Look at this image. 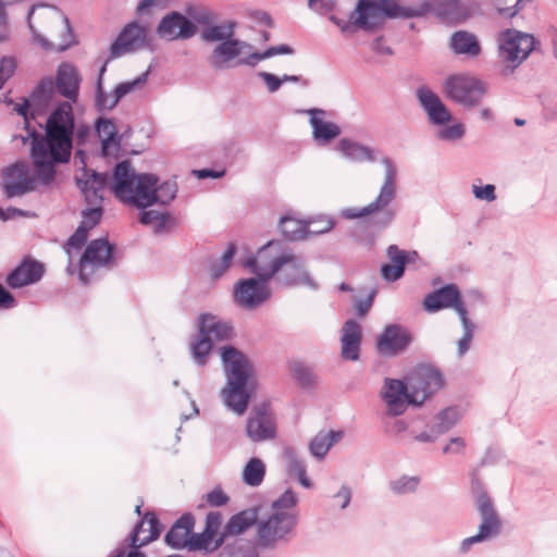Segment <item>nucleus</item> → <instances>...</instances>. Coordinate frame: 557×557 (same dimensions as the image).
Instances as JSON below:
<instances>
[{
	"label": "nucleus",
	"mask_w": 557,
	"mask_h": 557,
	"mask_svg": "<svg viewBox=\"0 0 557 557\" xmlns=\"http://www.w3.org/2000/svg\"><path fill=\"white\" fill-rule=\"evenodd\" d=\"M76 181L85 200L91 205L102 199L106 189L123 205L137 209L168 205L176 195L173 183H159L154 174L137 173L128 161L117 163L110 178L83 168Z\"/></svg>",
	"instance_id": "f257e3e1"
},
{
	"label": "nucleus",
	"mask_w": 557,
	"mask_h": 557,
	"mask_svg": "<svg viewBox=\"0 0 557 557\" xmlns=\"http://www.w3.org/2000/svg\"><path fill=\"white\" fill-rule=\"evenodd\" d=\"M28 102L16 104L14 111L23 116L25 127H29L27 116ZM74 115L71 103L64 102L57 107L46 122V134L38 138L35 131L27 129V135L20 136L25 145L30 138L32 158L37 170L38 180L42 183L50 182L55 173V164L70 160L73 145Z\"/></svg>",
	"instance_id": "f03ea898"
},
{
	"label": "nucleus",
	"mask_w": 557,
	"mask_h": 557,
	"mask_svg": "<svg viewBox=\"0 0 557 557\" xmlns=\"http://www.w3.org/2000/svg\"><path fill=\"white\" fill-rule=\"evenodd\" d=\"M220 358L226 384L221 391L224 406L237 416H243L258 386L251 361L231 345L220 348Z\"/></svg>",
	"instance_id": "7ed1b4c3"
},
{
	"label": "nucleus",
	"mask_w": 557,
	"mask_h": 557,
	"mask_svg": "<svg viewBox=\"0 0 557 557\" xmlns=\"http://www.w3.org/2000/svg\"><path fill=\"white\" fill-rule=\"evenodd\" d=\"M27 23L34 40L46 49L63 51L76 42L67 17L55 7L34 5Z\"/></svg>",
	"instance_id": "20e7f679"
},
{
	"label": "nucleus",
	"mask_w": 557,
	"mask_h": 557,
	"mask_svg": "<svg viewBox=\"0 0 557 557\" xmlns=\"http://www.w3.org/2000/svg\"><path fill=\"white\" fill-rule=\"evenodd\" d=\"M298 496L292 490H287L278 499L273 502L271 513L261 521L258 528V541L262 546H274L285 541L297 524Z\"/></svg>",
	"instance_id": "39448f33"
},
{
	"label": "nucleus",
	"mask_w": 557,
	"mask_h": 557,
	"mask_svg": "<svg viewBox=\"0 0 557 557\" xmlns=\"http://www.w3.org/2000/svg\"><path fill=\"white\" fill-rule=\"evenodd\" d=\"M289 53H292V48L287 45H281L269 48L263 52H258L250 44L230 38L214 47L208 62L215 70L230 69L237 65L255 66L260 61L273 55Z\"/></svg>",
	"instance_id": "423d86ee"
},
{
	"label": "nucleus",
	"mask_w": 557,
	"mask_h": 557,
	"mask_svg": "<svg viewBox=\"0 0 557 557\" xmlns=\"http://www.w3.org/2000/svg\"><path fill=\"white\" fill-rule=\"evenodd\" d=\"M244 267L258 277L269 281L276 273L278 277L295 281L292 270H299V263L290 258V252L285 251L277 242H269L257 253L244 262Z\"/></svg>",
	"instance_id": "0eeeda50"
},
{
	"label": "nucleus",
	"mask_w": 557,
	"mask_h": 557,
	"mask_svg": "<svg viewBox=\"0 0 557 557\" xmlns=\"http://www.w3.org/2000/svg\"><path fill=\"white\" fill-rule=\"evenodd\" d=\"M443 90L448 99L467 109L480 107L488 94L490 84L473 74L458 73L449 75Z\"/></svg>",
	"instance_id": "6e6552de"
},
{
	"label": "nucleus",
	"mask_w": 557,
	"mask_h": 557,
	"mask_svg": "<svg viewBox=\"0 0 557 557\" xmlns=\"http://www.w3.org/2000/svg\"><path fill=\"white\" fill-rule=\"evenodd\" d=\"M535 39L532 35L508 28L499 33L497 37L498 57L506 70L512 72L533 51Z\"/></svg>",
	"instance_id": "1a4fd4ad"
},
{
	"label": "nucleus",
	"mask_w": 557,
	"mask_h": 557,
	"mask_svg": "<svg viewBox=\"0 0 557 557\" xmlns=\"http://www.w3.org/2000/svg\"><path fill=\"white\" fill-rule=\"evenodd\" d=\"M381 163L384 168L385 176L376 198L371 203L361 209H344L342 212L343 216L347 219H356L377 211H383L394 200L396 194L397 168L393 160L389 158H383Z\"/></svg>",
	"instance_id": "9d476101"
},
{
	"label": "nucleus",
	"mask_w": 557,
	"mask_h": 557,
	"mask_svg": "<svg viewBox=\"0 0 557 557\" xmlns=\"http://www.w3.org/2000/svg\"><path fill=\"white\" fill-rule=\"evenodd\" d=\"M406 380L413 406L422 405L444 386V379L440 371L430 366L417 367L407 375Z\"/></svg>",
	"instance_id": "9b49d317"
},
{
	"label": "nucleus",
	"mask_w": 557,
	"mask_h": 557,
	"mask_svg": "<svg viewBox=\"0 0 557 557\" xmlns=\"http://www.w3.org/2000/svg\"><path fill=\"white\" fill-rule=\"evenodd\" d=\"M270 297V286L260 277L243 278L234 284L233 299L235 305L242 309L255 310L267 302Z\"/></svg>",
	"instance_id": "f8f14e48"
},
{
	"label": "nucleus",
	"mask_w": 557,
	"mask_h": 557,
	"mask_svg": "<svg viewBox=\"0 0 557 557\" xmlns=\"http://www.w3.org/2000/svg\"><path fill=\"white\" fill-rule=\"evenodd\" d=\"M148 29L137 23L127 24L110 47L111 59L120 58L144 48L147 44Z\"/></svg>",
	"instance_id": "ddd939ff"
},
{
	"label": "nucleus",
	"mask_w": 557,
	"mask_h": 557,
	"mask_svg": "<svg viewBox=\"0 0 557 557\" xmlns=\"http://www.w3.org/2000/svg\"><path fill=\"white\" fill-rule=\"evenodd\" d=\"M276 426L272 412L267 406L253 408L246 422V435L253 443L275 437Z\"/></svg>",
	"instance_id": "4468645a"
},
{
	"label": "nucleus",
	"mask_w": 557,
	"mask_h": 557,
	"mask_svg": "<svg viewBox=\"0 0 557 557\" xmlns=\"http://www.w3.org/2000/svg\"><path fill=\"white\" fill-rule=\"evenodd\" d=\"M381 397L385 405L386 411L391 416L403 414L411 401V392L408 388V382L395 379H385Z\"/></svg>",
	"instance_id": "2eb2a0df"
},
{
	"label": "nucleus",
	"mask_w": 557,
	"mask_h": 557,
	"mask_svg": "<svg viewBox=\"0 0 557 557\" xmlns=\"http://www.w3.org/2000/svg\"><path fill=\"white\" fill-rule=\"evenodd\" d=\"M112 257V246L104 239L91 242L79 261V278L88 282V276L98 268L106 265Z\"/></svg>",
	"instance_id": "dca6fc26"
},
{
	"label": "nucleus",
	"mask_w": 557,
	"mask_h": 557,
	"mask_svg": "<svg viewBox=\"0 0 557 557\" xmlns=\"http://www.w3.org/2000/svg\"><path fill=\"white\" fill-rule=\"evenodd\" d=\"M475 505L481 516V523L476 533L486 542L500 533L502 521L494 508L493 502L486 493H476Z\"/></svg>",
	"instance_id": "f3484780"
},
{
	"label": "nucleus",
	"mask_w": 557,
	"mask_h": 557,
	"mask_svg": "<svg viewBox=\"0 0 557 557\" xmlns=\"http://www.w3.org/2000/svg\"><path fill=\"white\" fill-rule=\"evenodd\" d=\"M417 97L431 124L442 126L453 120L449 109L431 89L426 87L419 88Z\"/></svg>",
	"instance_id": "a211bd4d"
},
{
	"label": "nucleus",
	"mask_w": 557,
	"mask_h": 557,
	"mask_svg": "<svg viewBox=\"0 0 557 557\" xmlns=\"http://www.w3.org/2000/svg\"><path fill=\"white\" fill-rule=\"evenodd\" d=\"M157 33L165 40L187 39L196 34V25L184 15L172 12L162 18Z\"/></svg>",
	"instance_id": "6ab92c4d"
},
{
	"label": "nucleus",
	"mask_w": 557,
	"mask_h": 557,
	"mask_svg": "<svg viewBox=\"0 0 557 557\" xmlns=\"http://www.w3.org/2000/svg\"><path fill=\"white\" fill-rule=\"evenodd\" d=\"M411 336L407 330L399 325H388L377 339L376 347L383 356H396L410 344Z\"/></svg>",
	"instance_id": "aec40b11"
},
{
	"label": "nucleus",
	"mask_w": 557,
	"mask_h": 557,
	"mask_svg": "<svg viewBox=\"0 0 557 557\" xmlns=\"http://www.w3.org/2000/svg\"><path fill=\"white\" fill-rule=\"evenodd\" d=\"M34 184L28 166L23 163H16L5 171L3 188L9 198L33 190Z\"/></svg>",
	"instance_id": "412c9836"
},
{
	"label": "nucleus",
	"mask_w": 557,
	"mask_h": 557,
	"mask_svg": "<svg viewBox=\"0 0 557 557\" xmlns=\"http://www.w3.org/2000/svg\"><path fill=\"white\" fill-rule=\"evenodd\" d=\"M308 114L312 129V138L319 145H329L341 135L342 129L339 125L329 120L324 111L312 109L308 111Z\"/></svg>",
	"instance_id": "4be33fe9"
},
{
	"label": "nucleus",
	"mask_w": 557,
	"mask_h": 557,
	"mask_svg": "<svg viewBox=\"0 0 557 557\" xmlns=\"http://www.w3.org/2000/svg\"><path fill=\"white\" fill-rule=\"evenodd\" d=\"M197 332L210 337L212 341H225L232 337L233 326L211 313H201L196 320Z\"/></svg>",
	"instance_id": "5701e85b"
},
{
	"label": "nucleus",
	"mask_w": 557,
	"mask_h": 557,
	"mask_svg": "<svg viewBox=\"0 0 557 557\" xmlns=\"http://www.w3.org/2000/svg\"><path fill=\"white\" fill-rule=\"evenodd\" d=\"M465 307L460 300L459 290L455 285H446L431 294L423 300V307L428 312H436L445 308Z\"/></svg>",
	"instance_id": "b1692460"
},
{
	"label": "nucleus",
	"mask_w": 557,
	"mask_h": 557,
	"mask_svg": "<svg viewBox=\"0 0 557 557\" xmlns=\"http://www.w3.org/2000/svg\"><path fill=\"white\" fill-rule=\"evenodd\" d=\"M387 256L391 264H384L381 269L382 276L389 282L396 281L401 277L405 271V265L409 262H414L418 258L416 251L406 252L396 246H391L387 250Z\"/></svg>",
	"instance_id": "393cba45"
},
{
	"label": "nucleus",
	"mask_w": 557,
	"mask_h": 557,
	"mask_svg": "<svg viewBox=\"0 0 557 557\" xmlns=\"http://www.w3.org/2000/svg\"><path fill=\"white\" fill-rule=\"evenodd\" d=\"M102 211L99 207L91 208L84 211L82 224L78 226L76 232L70 237L66 244V253L69 258H72V251L78 250L85 244L87 239L88 231L94 227L100 221Z\"/></svg>",
	"instance_id": "a878e982"
},
{
	"label": "nucleus",
	"mask_w": 557,
	"mask_h": 557,
	"mask_svg": "<svg viewBox=\"0 0 557 557\" xmlns=\"http://www.w3.org/2000/svg\"><path fill=\"white\" fill-rule=\"evenodd\" d=\"M341 156L351 162H373L375 160V150L357 140L344 137L336 146Z\"/></svg>",
	"instance_id": "bb28decb"
},
{
	"label": "nucleus",
	"mask_w": 557,
	"mask_h": 557,
	"mask_svg": "<svg viewBox=\"0 0 557 557\" xmlns=\"http://www.w3.org/2000/svg\"><path fill=\"white\" fill-rule=\"evenodd\" d=\"M42 274V264L36 261H24L8 276V283L18 288L38 282Z\"/></svg>",
	"instance_id": "cd10ccee"
},
{
	"label": "nucleus",
	"mask_w": 557,
	"mask_h": 557,
	"mask_svg": "<svg viewBox=\"0 0 557 557\" xmlns=\"http://www.w3.org/2000/svg\"><path fill=\"white\" fill-rule=\"evenodd\" d=\"M342 357L346 360L356 361L359 358V349L361 342L360 325L348 320L342 331Z\"/></svg>",
	"instance_id": "c85d7f7f"
},
{
	"label": "nucleus",
	"mask_w": 557,
	"mask_h": 557,
	"mask_svg": "<svg viewBox=\"0 0 557 557\" xmlns=\"http://www.w3.org/2000/svg\"><path fill=\"white\" fill-rule=\"evenodd\" d=\"M81 78L77 70L70 63H63L57 71V87L59 91L72 101L76 100Z\"/></svg>",
	"instance_id": "c756f323"
},
{
	"label": "nucleus",
	"mask_w": 557,
	"mask_h": 557,
	"mask_svg": "<svg viewBox=\"0 0 557 557\" xmlns=\"http://www.w3.org/2000/svg\"><path fill=\"white\" fill-rule=\"evenodd\" d=\"M193 527L190 516L181 517L165 535V542L173 548H190Z\"/></svg>",
	"instance_id": "7c9ffc66"
},
{
	"label": "nucleus",
	"mask_w": 557,
	"mask_h": 557,
	"mask_svg": "<svg viewBox=\"0 0 557 557\" xmlns=\"http://www.w3.org/2000/svg\"><path fill=\"white\" fill-rule=\"evenodd\" d=\"M161 532L156 516L147 512L132 534V546L137 548L154 541Z\"/></svg>",
	"instance_id": "2f4dec72"
},
{
	"label": "nucleus",
	"mask_w": 557,
	"mask_h": 557,
	"mask_svg": "<svg viewBox=\"0 0 557 557\" xmlns=\"http://www.w3.org/2000/svg\"><path fill=\"white\" fill-rule=\"evenodd\" d=\"M96 128L101 140L102 153L107 157H116L120 139L116 136L115 125L110 120H99Z\"/></svg>",
	"instance_id": "473e14b6"
},
{
	"label": "nucleus",
	"mask_w": 557,
	"mask_h": 557,
	"mask_svg": "<svg viewBox=\"0 0 557 557\" xmlns=\"http://www.w3.org/2000/svg\"><path fill=\"white\" fill-rule=\"evenodd\" d=\"M450 47L455 53L478 57L481 53V46L475 35L459 30L450 38Z\"/></svg>",
	"instance_id": "72a5a7b5"
},
{
	"label": "nucleus",
	"mask_w": 557,
	"mask_h": 557,
	"mask_svg": "<svg viewBox=\"0 0 557 557\" xmlns=\"http://www.w3.org/2000/svg\"><path fill=\"white\" fill-rule=\"evenodd\" d=\"M283 458L287 474L296 478L302 487H312V482L307 476L306 465L298 458L296 451L290 447H286L283 451Z\"/></svg>",
	"instance_id": "f704fd0d"
},
{
	"label": "nucleus",
	"mask_w": 557,
	"mask_h": 557,
	"mask_svg": "<svg viewBox=\"0 0 557 557\" xmlns=\"http://www.w3.org/2000/svg\"><path fill=\"white\" fill-rule=\"evenodd\" d=\"M341 431L319 432L309 443V450L317 459H322L329 453L331 447L342 438Z\"/></svg>",
	"instance_id": "c9c22d12"
},
{
	"label": "nucleus",
	"mask_w": 557,
	"mask_h": 557,
	"mask_svg": "<svg viewBox=\"0 0 557 557\" xmlns=\"http://www.w3.org/2000/svg\"><path fill=\"white\" fill-rule=\"evenodd\" d=\"M213 342L210 337L198 333L197 336L193 337L189 342V351L191 359L198 366H205L212 352Z\"/></svg>",
	"instance_id": "e433bc0d"
},
{
	"label": "nucleus",
	"mask_w": 557,
	"mask_h": 557,
	"mask_svg": "<svg viewBox=\"0 0 557 557\" xmlns=\"http://www.w3.org/2000/svg\"><path fill=\"white\" fill-rule=\"evenodd\" d=\"M265 470L263 460L252 457L243 467L242 480L246 485L257 487L263 482Z\"/></svg>",
	"instance_id": "4c0bfd02"
},
{
	"label": "nucleus",
	"mask_w": 557,
	"mask_h": 557,
	"mask_svg": "<svg viewBox=\"0 0 557 557\" xmlns=\"http://www.w3.org/2000/svg\"><path fill=\"white\" fill-rule=\"evenodd\" d=\"M280 227L284 236L290 240L308 238L307 221L292 215H285L280 220Z\"/></svg>",
	"instance_id": "58836bf2"
},
{
	"label": "nucleus",
	"mask_w": 557,
	"mask_h": 557,
	"mask_svg": "<svg viewBox=\"0 0 557 557\" xmlns=\"http://www.w3.org/2000/svg\"><path fill=\"white\" fill-rule=\"evenodd\" d=\"M223 543V536H215L211 533L202 531L201 533H194L191 535L190 548L191 550L213 552L218 549Z\"/></svg>",
	"instance_id": "ea45409f"
},
{
	"label": "nucleus",
	"mask_w": 557,
	"mask_h": 557,
	"mask_svg": "<svg viewBox=\"0 0 557 557\" xmlns=\"http://www.w3.org/2000/svg\"><path fill=\"white\" fill-rule=\"evenodd\" d=\"M457 313L459 315V319L461 321L462 327H463V335L458 341V354L460 356L465 355L469 347L471 339L473 337L474 333V324L471 322V320L468 318V313L465 307H458Z\"/></svg>",
	"instance_id": "a19ab883"
},
{
	"label": "nucleus",
	"mask_w": 557,
	"mask_h": 557,
	"mask_svg": "<svg viewBox=\"0 0 557 557\" xmlns=\"http://www.w3.org/2000/svg\"><path fill=\"white\" fill-rule=\"evenodd\" d=\"M461 418L457 408H446L435 417V429L437 434H443L451 429Z\"/></svg>",
	"instance_id": "79ce46f5"
},
{
	"label": "nucleus",
	"mask_w": 557,
	"mask_h": 557,
	"mask_svg": "<svg viewBox=\"0 0 557 557\" xmlns=\"http://www.w3.org/2000/svg\"><path fill=\"white\" fill-rule=\"evenodd\" d=\"M236 252V247L233 244H230L221 258L211 263L209 268V274L212 278L221 277L227 269L231 267V263L234 259Z\"/></svg>",
	"instance_id": "37998d69"
},
{
	"label": "nucleus",
	"mask_w": 557,
	"mask_h": 557,
	"mask_svg": "<svg viewBox=\"0 0 557 557\" xmlns=\"http://www.w3.org/2000/svg\"><path fill=\"white\" fill-rule=\"evenodd\" d=\"M141 210L140 222L152 227L154 231H161L165 228L171 221V216L166 212H160L157 210L146 211L145 209Z\"/></svg>",
	"instance_id": "c03bdc74"
},
{
	"label": "nucleus",
	"mask_w": 557,
	"mask_h": 557,
	"mask_svg": "<svg viewBox=\"0 0 557 557\" xmlns=\"http://www.w3.org/2000/svg\"><path fill=\"white\" fill-rule=\"evenodd\" d=\"M442 126L443 127L435 132V137L440 140L456 141L461 139L466 134L465 124L459 121H455L449 125Z\"/></svg>",
	"instance_id": "a18cd8bd"
},
{
	"label": "nucleus",
	"mask_w": 557,
	"mask_h": 557,
	"mask_svg": "<svg viewBox=\"0 0 557 557\" xmlns=\"http://www.w3.org/2000/svg\"><path fill=\"white\" fill-rule=\"evenodd\" d=\"M255 521V516L250 512H240L231 518L226 524L227 534H240L247 530Z\"/></svg>",
	"instance_id": "49530a36"
},
{
	"label": "nucleus",
	"mask_w": 557,
	"mask_h": 557,
	"mask_svg": "<svg viewBox=\"0 0 557 557\" xmlns=\"http://www.w3.org/2000/svg\"><path fill=\"white\" fill-rule=\"evenodd\" d=\"M308 237L330 232L334 227V221L326 215H319L307 220Z\"/></svg>",
	"instance_id": "de8ad7c7"
},
{
	"label": "nucleus",
	"mask_w": 557,
	"mask_h": 557,
	"mask_svg": "<svg viewBox=\"0 0 557 557\" xmlns=\"http://www.w3.org/2000/svg\"><path fill=\"white\" fill-rule=\"evenodd\" d=\"M290 258L294 260V261H297V263H299V270H292L290 271V274L295 277V281H287L285 280L284 277H278L282 283L286 284V285H309V286H313L311 280H310V276L309 274L307 273L306 269H305V265H304V262L302 260L297 257V256H294L293 253H290Z\"/></svg>",
	"instance_id": "09e8293b"
},
{
	"label": "nucleus",
	"mask_w": 557,
	"mask_h": 557,
	"mask_svg": "<svg viewBox=\"0 0 557 557\" xmlns=\"http://www.w3.org/2000/svg\"><path fill=\"white\" fill-rule=\"evenodd\" d=\"M148 75H149V71H146L144 74H141L139 77H137L133 81L119 84L114 89L117 97L121 99L124 96H126L127 94L143 88L147 82Z\"/></svg>",
	"instance_id": "8fccbe9b"
},
{
	"label": "nucleus",
	"mask_w": 557,
	"mask_h": 557,
	"mask_svg": "<svg viewBox=\"0 0 557 557\" xmlns=\"http://www.w3.org/2000/svg\"><path fill=\"white\" fill-rule=\"evenodd\" d=\"M418 484L419 480L416 476H401L391 482V488L396 494H407L414 492Z\"/></svg>",
	"instance_id": "3c124183"
},
{
	"label": "nucleus",
	"mask_w": 557,
	"mask_h": 557,
	"mask_svg": "<svg viewBox=\"0 0 557 557\" xmlns=\"http://www.w3.org/2000/svg\"><path fill=\"white\" fill-rule=\"evenodd\" d=\"M119 101L120 98L117 97L115 90L111 94H106L101 90V84L99 81L97 90V106L99 109L111 110L117 104Z\"/></svg>",
	"instance_id": "603ef678"
},
{
	"label": "nucleus",
	"mask_w": 557,
	"mask_h": 557,
	"mask_svg": "<svg viewBox=\"0 0 557 557\" xmlns=\"http://www.w3.org/2000/svg\"><path fill=\"white\" fill-rule=\"evenodd\" d=\"M232 36L231 27L225 26H212L206 29L203 38L208 41H220L228 40Z\"/></svg>",
	"instance_id": "864d4df0"
},
{
	"label": "nucleus",
	"mask_w": 557,
	"mask_h": 557,
	"mask_svg": "<svg viewBox=\"0 0 557 557\" xmlns=\"http://www.w3.org/2000/svg\"><path fill=\"white\" fill-rule=\"evenodd\" d=\"M472 194L473 196L483 201L492 202L496 199L495 195V186L493 184L486 185H472Z\"/></svg>",
	"instance_id": "5fc2aeb1"
},
{
	"label": "nucleus",
	"mask_w": 557,
	"mask_h": 557,
	"mask_svg": "<svg viewBox=\"0 0 557 557\" xmlns=\"http://www.w3.org/2000/svg\"><path fill=\"white\" fill-rule=\"evenodd\" d=\"M16 67L15 60L12 58H3L0 62V89L5 82L13 75Z\"/></svg>",
	"instance_id": "6e6d98bb"
},
{
	"label": "nucleus",
	"mask_w": 557,
	"mask_h": 557,
	"mask_svg": "<svg viewBox=\"0 0 557 557\" xmlns=\"http://www.w3.org/2000/svg\"><path fill=\"white\" fill-rule=\"evenodd\" d=\"M351 500V490L343 485L339 491L333 496V505L339 509L348 507Z\"/></svg>",
	"instance_id": "4d7b16f0"
},
{
	"label": "nucleus",
	"mask_w": 557,
	"mask_h": 557,
	"mask_svg": "<svg viewBox=\"0 0 557 557\" xmlns=\"http://www.w3.org/2000/svg\"><path fill=\"white\" fill-rule=\"evenodd\" d=\"M207 503L212 507L223 506L228 502V496L220 487L213 488L207 494Z\"/></svg>",
	"instance_id": "13d9d810"
},
{
	"label": "nucleus",
	"mask_w": 557,
	"mask_h": 557,
	"mask_svg": "<svg viewBox=\"0 0 557 557\" xmlns=\"http://www.w3.org/2000/svg\"><path fill=\"white\" fill-rule=\"evenodd\" d=\"M308 5L320 14H326L334 10L336 0H308Z\"/></svg>",
	"instance_id": "bf43d9fd"
},
{
	"label": "nucleus",
	"mask_w": 557,
	"mask_h": 557,
	"mask_svg": "<svg viewBox=\"0 0 557 557\" xmlns=\"http://www.w3.org/2000/svg\"><path fill=\"white\" fill-rule=\"evenodd\" d=\"M221 525V516L218 512H210L206 519V528L203 531L211 533L215 536H222L219 533Z\"/></svg>",
	"instance_id": "052dcab7"
},
{
	"label": "nucleus",
	"mask_w": 557,
	"mask_h": 557,
	"mask_svg": "<svg viewBox=\"0 0 557 557\" xmlns=\"http://www.w3.org/2000/svg\"><path fill=\"white\" fill-rule=\"evenodd\" d=\"M466 442L462 437H451L448 444L444 447L445 454H461L465 451Z\"/></svg>",
	"instance_id": "680f3d73"
},
{
	"label": "nucleus",
	"mask_w": 557,
	"mask_h": 557,
	"mask_svg": "<svg viewBox=\"0 0 557 557\" xmlns=\"http://www.w3.org/2000/svg\"><path fill=\"white\" fill-rule=\"evenodd\" d=\"M259 76L264 81L270 92L276 91L282 85V79L274 74L261 72Z\"/></svg>",
	"instance_id": "e2e57ef3"
},
{
	"label": "nucleus",
	"mask_w": 557,
	"mask_h": 557,
	"mask_svg": "<svg viewBox=\"0 0 557 557\" xmlns=\"http://www.w3.org/2000/svg\"><path fill=\"white\" fill-rule=\"evenodd\" d=\"M484 541L479 536V534H474L472 536H469V537H466L463 539L460 543H459V546H458V552L460 554H466L468 553L471 547L473 545H476V544H480V543H483Z\"/></svg>",
	"instance_id": "0e129e2a"
},
{
	"label": "nucleus",
	"mask_w": 557,
	"mask_h": 557,
	"mask_svg": "<svg viewBox=\"0 0 557 557\" xmlns=\"http://www.w3.org/2000/svg\"><path fill=\"white\" fill-rule=\"evenodd\" d=\"M532 0H517V3L512 8L498 7L497 11L500 15L513 17L520 11L523 4L531 2Z\"/></svg>",
	"instance_id": "69168bd1"
},
{
	"label": "nucleus",
	"mask_w": 557,
	"mask_h": 557,
	"mask_svg": "<svg viewBox=\"0 0 557 557\" xmlns=\"http://www.w3.org/2000/svg\"><path fill=\"white\" fill-rule=\"evenodd\" d=\"M374 295H375V292L372 290L371 294L368 296V298L364 301L356 302L355 308L361 317L366 315L367 312L369 311V309L371 308Z\"/></svg>",
	"instance_id": "338daca9"
},
{
	"label": "nucleus",
	"mask_w": 557,
	"mask_h": 557,
	"mask_svg": "<svg viewBox=\"0 0 557 557\" xmlns=\"http://www.w3.org/2000/svg\"><path fill=\"white\" fill-rule=\"evenodd\" d=\"M14 305L13 296L0 285V308H11Z\"/></svg>",
	"instance_id": "774afa93"
}]
</instances>
